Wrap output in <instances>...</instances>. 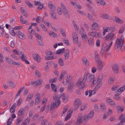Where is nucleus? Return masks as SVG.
<instances>
[{
  "instance_id": "nucleus-59",
  "label": "nucleus",
  "mask_w": 125,
  "mask_h": 125,
  "mask_svg": "<svg viewBox=\"0 0 125 125\" xmlns=\"http://www.w3.org/2000/svg\"><path fill=\"white\" fill-rule=\"evenodd\" d=\"M124 37L123 35L121 36L120 39L118 38V42L119 41L124 42Z\"/></svg>"
},
{
  "instance_id": "nucleus-23",
  "label": "nucleus",
  "mask_w": 125,
  "mask_h": 125,
  "mask_svg": "<svg viewBox=\"0 0 125 125\" xmlns=\"http://www.w3.org/2000/svg\"><path fill=\"white\" fill-rule=\"evenodd\" d=\"M35 56L33 58L35 61H36L38 62H39L40 60V57L37 54H35Z\"/></svg>"
},
{
  "instance_id": "nucleus-1",
  "label": "nucleus",
  "mask_w": 125,
  "mask_h": 125,
  "mask_svg": "<svg viewBox=\"0 0 125 125\" xmlns=\"http://www.w3.org/2000/svg\"><path fill=\"white\" fill-rule=\"evenodd\" d=\"M61 96L59 94H55L53 96L54 101H53L51 105L50 110H52L54 107H57L60 104L61 101L60 100Z\"/></svg>"
},
{
  "instance_id": "nucleus-29",
  "label": "nucleus",
  "mask_w": 125,
  "mask_h": 125,
  "mask_svg": "<svg viewBox=\"0 0 125 125\" xmlns=\"http://www.w3.org/2000/svg\"><path fill=\"white\" fill-rule=\"evenodd\" d=\"M24 109L23 108H22L20 109L18 111V115L19 116H20L21 115L24 114Z\"/></svg>"
},
{
  "instance_id": "nucleus-5",
  "label": "nucleus",
  "mask_w": 125,
  "mask_h": 125,
  "mask_svg": "<svg viewBox=\"0 0 125 125\" xmlns=\"http://www.w3.org/2000/svg\"><path fill=\"white\" fill-rule=\"evenodd\" d=\"M88 34L89 36H91L95 38L101 37V35L99 33L96 32V31H93L92 32H89Z\"/></svg>"
},
{
  "instance_id": "nucleus-34",
  "label": "nucleus",
  "mask_w": 125,
  "mask_h": 125,
  "mask_svg": "<svg viewBox=\"0 0 125 125\" xmlns=\"http://www.w3.org/2000/svg\"><path fill=\"white\" fill-rule=\"evenodd\" d=\"M58 63L60 65L62 66L64 65L63 61L62 58H60L59 59Z\"/></svg>"
},
{
  "instance_id": "nucleus-30",
  "label": "nucleus",
  "mask_w": 125,
  "mask_h": 125,
  "mask_svg": "<svg viewBox=\"0 0 125 125\" xmlns=\"http://www.w3.org/2000/svg\"><path fill=\"white\" fill-rule=\"evenodd\" d=\"M56 58V56H45L44 58L45 59L47 60H52Z\"/></svg>"
},
{
  "instance_id": "nucleus-51",
  "label": "nucleus",
  "mask_w": 125,
  "mask_h": 125,
  "mask_svg": "<svg viewBox=\"0 0 125 125\" xmlns=\"http://www.w3.org/2000/svg\"><path fill=\"white\" fill-rule=\"evenodd\" d=\"M97 3H100V4L103 5L104 4L105 2L104 0H98L97 1Z\"/></svg>"
},
{
  "instance_id": "nucleus-32",
  "label": "nucleus",
  "mask_w": 125,
  "mask_h": 125,
  "mask_svg": "<svg viewBox=\"0 0 125 125\" xmlns=\"http://www.w3.org/2000/svg\"><path fill=\"white\" fill-rule=\"evenodd\" d=\"M65 51V48H62L61 49H59L56 52V54H57L62 53L63 52Z\"/></svg>"
},
{
  "instance_id": "nucleus-21",
  "label": "nucleus",
  "mask_w": 125,
  "mask_h": 125,
  "mask_svg": "<svg viewBox=\"0 0 125 125\" xmlns=\"http://www.w3.org/2000/svg\"><path fill=\"white\" fill-rule=\"evenodd\" d=\"M61 97H62V101L64 102H66L67 101L68 99V97L66 95H64L63 94H61Z\"/></svg>"
},
{
  "instance_id": "nucleus-2",
  "label": "nucleus",
  "mask_w": 125,
  "mask_h": 125,
  "mask_svg": "<svg viewBox=\"0 0 125 125\" xmlns=\"http://www.w3.org/2000/svg\"><path fill=\"white\" fill-rule=\"evenodd\" d=\"M76 85L80 90H83L86 86L85 82L82 80V79L80 78L77 81Z\"/></svg>"
},
{
  "instance_id": "nucleus-9",
  "label": "nucleus",
  "mask_w": 125,
  "mask_h": 125,
  "mask_svg": "<svg viewBox=\"0 0 125 125\" xmlns=\"http://www.w3.org/2000/svg\"><path fill=\"white\" fill-rule=\"evenodd\" d=\"M16 35L20 39L23 40L25 38V36L24 34L20 31H17L16 33Z\"/></svg>"
},
{
  "instance_id": "nucleus-36",
  "label": "nucleus",
  "mask_w": 125,
  "mask_h": 125,
  "mask_svg": "<svg viewBox=\"0 0 125 125\" xmlns=\"http://www.w3.org/2000/svg\"><path fill=\"white\" fill-rule=\"evenodd\" d=\"M83 64L86 66H88L89 65V63L88 60L86 58L83 59Z\"/></svg>"
},
{
  "instance_id": "nucleus-6",
  "label": "nucleus",
  "mask_w": 125,
  "mask_h": 125,
  "mask_svg": "<svg viewBox=\"0 0 125 125\" xmlns=\"http://www.w3.org/2000/svg\"><path fill=\"white\" fill-rule=\"evenodd\" d=\"M82 104V102L79 99H77L75 100L74 105L75 106L74 110H76Z\"/></svg>"
},
{
  "instance_id": "nucleus-24",
  "label": "nucleus",
  "mask_w": 125,
  "mask_h": 125,
  "mask_svg": "<svg viewBox=\"0 0 125 125\" xmlns=\"http://www.w3.org/2000/svg\"><path fill=\"white\" fill-rule=\"evenodd\" d=\"M124 42L119 41L118 42V49L119 48V49H121L124 44Z\"/></svg>"
},
{
  "instance_id": "nucleus-40",
  "label": "nucleus",
  "mask_w": 125,
  "mask_h": 125,
  "mask_svg": "<svg viewBox=\"0 0 125 125\" xmlns=\"http://www.w3.org/2000/svg\"><path fill=\"white\" fill-rule=\"evenodd\" d=\"M100 108L102 111H104L106 110L105 106L104 104H102L100 105Z\"/></svg>"
},
{
  "instance_id": "nucleus-56",
  "label": "nucleus",
  "mask_w": 125,
  "mask_h": 125,
  "mask_svg": "<svg viewBox=\"0 0 125 125\" xmlns=\"http://www.w3.org/2000/svg\"><path fill=\"white\" fill-rule=\"evenodd\" d=\"M60 32L62 34V35L63 36L66 37V36L65 34V33L64 32V31L63 29L62 28H61L60 29Z\"/></svg>"
},
{
  "instance_id": "nucleus-31",
  "label": "nucleus",
  "mask_w": 125,
  "mask_h": 125,
  "mask_svg": "<svg viewBox=\"0 0 125 125\" xmlns=\"http://www.w3.org/2000/svg\"><path fill=\"white\" fill-rule=\"evenodd\" d=\"M42 80L41 79H39L37 80L36 81V85L37 86L40 85H41L42 84Z\"/></svg>"
},
{
  "instance_id": "nucleus-20",
  "label": "nucleus",
  "mask_w": 125,
  "mask_h": 125,
  "mask_svg": "<svg viewBox=\"0 0 125 125\" xmlns=\"http://www.w3.org/2000/svg\"><path fill=\"white\" fill-rule=\"evenodd\" d=\"M20 10L22 13L23 16L25 18H27L28 17V15L27 14V12L25 10L21 8L20 9Z\"/></svg>"
},
{
  "instance_id": "nucleus-12",
  "label": "nucleus",
  "mask_w": 125,
  "mask_h": 125,
  "mask_svg": "<svg viewBox=\"0 0 125 125\" xmlns=\"http://www.w3.org/2000/svg\"><path fill=\"white\" fill-rule=\"evenodd\" d=\"M35 96L36 98L35 100L34 104L35 105H37L40 102L41 99L40 98V95L39 94H36Z\"/></svg>"
},
{
  "instance_id": "nucleus-3",
  "label": "nucleus",
  "mask_w": 125,
  "mask_h": 125,
  "mask_svg": "<svg viewBox=\"0 0 125 125\" xmlns=\"http://www.w3.org/2000/svg\"><path fill=\"white\" fill-rule=\"evenodd\" d=\"M61 5L62 10L63 12L64 15L66 16V18H68L69 14L68 10L66 9L65 6L63 3H61Z\"/></svg>"
},
{
  "instance_id": "nucleus-22",
  "label": "nucleus",
  "mask_w": 125,
  "mask_h": 125,
  "mask_svg": "<svg viewBox=\"0 0 125 125\" xmlns=\"http://www.w3.org/2000/svg\"><path fill=\"white\" fill-rule=\"evenodd\" d=\"M112 68L114 73H117V65L116 64H113L112 66Z\"/></svg>"
},
{
  "instance_id": "nucleus-58",
  "label": "nucleus",
  "mask_w": 125,
  "mask_h": 125,
  "mask_svg": "<svg viewBox=\"0 0 125 125\" xmlns=\"http://www.w3.org/2000/svg\"><path fill=\"white\" fill-rule=\"evenodd\" d=\"M72 36H73V38H78L77 35L76 33H75V32L73 33Z\"/></svg>"
},
{
  "instance_id": "nucleus-47",
  "label": "nucleus",
  "mask_w": 125,
  "mask_h": 125,
  "mask_svg": "<svg viewBox=\"0 0 125 125\" xmlns=\"http://www.w3.org/2000/svg\"><path fill=\"white\" fill-rule=\"evenodd\" d=\"M6 60L7 62L10 64H11L12 62V61L10 58L6 57Z\"/></svg>"
},
{
  "instance_id": "nucleus-28",
  "label": "nucleus",
  "mask_w": 125,
  "mask_h": 125,
  "mask_svg": "<svg viewBox=\"0 0 125 125\" xmlns=\"http://www.w3.org/2000/svg\"><path fill=\"white\" fill-rule=\"evenodd\" d=\"M49 35L53 38H55L57 36V34L52 31H50V32H48Z\"/></svg>"
},
{
  "instance_id": "nucleus-4",
  "label": "nucleus",
  "mask_w": 125,
  "mask_h": 125,
  "mask_svg": "<svg viewBox=\"0 0 125 125\" xmlns=\"http://www.w3.org/2000/svg\"><path fill=\"white\" fill-rule=\"evenodd\" d=\"M119 120L120 122L118 124V125H124L123 123L125 122V114H122L119 117Z\"/></svg>"
},
{
  "instance_id": "nucleus-26",
  "label": "nucleus",
  "mask_w": 125,
  "mask_h": 125,
  "mask_svg": "<svg viewBox=\"0 0 125 125\" xmlns=\"http://www.w3.org/2000/svg\"><path fill=\"white\" fill-rule=\"evenodd\" d=\"M94 115V110L91 111L88 115H87L89 118L91 119Z\"/></svg>"
},
{
  "instance_id": "nucleus-42",
  "label": "nucleus",
  "mask_w": 125,
  "mask_h": 125,
  "mask_svg": "<svg viewBox=\"0 0 125 125\" xmlns=\"http://www.w3.org/2000/svg\"><path fill=\"white\" fill-rule=\"evenodd\" d=\"M82 120L81 118H78L77 119V121L76 122V124L79 125L82 122Z\"/></svg>"
},
{
  "instance_id": "nucleus-39",
  "label": "nucleus",
  "mask_w": 125,
  "mask_h": 125,
  "mask_svg": "<svg viewBox=\"0 0 125 125\" xmlns=\"http://www.w3.org/2000/svg\"><path fill=\"white\" fill-rule=\"evenodd\" d=\"M75 4H74V6L76 8L78 9H81V6L79 5L78 4L75 2Z\"/></svg>"
},
{
  "instance_id": "nucleus-37",
  "label": "nucleus",
  "mask_w": 125,
  "mask_h": 125,
  "mask_svg": "<svg viewBox=\"0 0 125 125\" xmlns=\"http://www.w3.org/2000/svg\"><path fill=\"white\" fill-rule=\"evenodd\" d=\"M22 119L21 117H20L19 116L18 119H17L16 122V124L17 125H18L22 121Z\"/></svg>"
},
{
  "instance_id": "nucleus-33",
  "label": "nucleus",
  "mask_w": 125,
  "mask_h": 125,
  "mask_svg": "<svg viewBox=\"0 0 125 125\" xmlns=\"http://www.w3.org/2000/svg\"><path fill=\"white\" fill-rule=\"evenodd\" d=\"M82 121H85V122H86L89 118L86 115H84V116H82L81 117Z\"/></svg>"
},
{
  "instance_id": "nucleus-7",
  "label": "nucleus",
  "mask_w": 125,
  "mask_h": 125,
  "mask_svg": "<svg viewBox=\"0 0 125 125\" xmlns=\"http://www.w3.org/2000/svg\"><path fill=\"white\" fill-rule=\"evenodd\" d=\"M114 34L113 33L111 32L106 35V36L104 37V39L105 40H107L109 39L111 41H112L114 39Z\"/></svg>"
},
{
  "instance_id": "nucleus-41",
  "label": "nucleus",
  "mask_w": 125,
  "mask_h": 125,
  "mask_svg": "<svg viewBox=\"0 0 125 125\" xmlns=\"http://www.w3.org/2000/svg\"><path fill=\"white\" fill-rule=\"evenodd\" d=\"M118 108L119 109H118V112L120 111L121 112H123L124 109V107L122 106H118Z\"/></svg>"
},
{
  "instance_id": "nucleus-27",
  "label": "nucleus",
  "mask_w": 125,
  "mask_h": 125,
  "mask_svg": "<svg viewBox=\"0 0 125 125\" xmlns=\"http://www.w3.org/2000/svg\"><path fill=\"white\" fill-rule=\"evenodd\" d=\"M51 87L52 90L54 92H57V87L53 83H51Z\"/></svg>"
},
{
  "instance_id": "nucleus-57",
  "label": "nucleus",
  "mask_w": 125,
  "mask_h": 125,
  "mask_svg": "<svg viewBox=\"0 0 125 125\" xmlns=\"http://www.w3.org/2000/svg\"><path fill=\"white\" fill-rule=\"evenodd\" d=\"M33 95L32 94H29V95L27 97V98L26 99V101H29L30 100L31 98L32 97Z\"/></svg>"
},
{
  "instance_id": "nucleus-62",
  "label": "nucleus",
  "mask_w": 125,
  "mask_h": 125,
  "mask_svg": "<svg viewBox=\"0 0 125 125\" xmlns=\"http://www.w3.org/2000/svg\"><path fill=\"white\" fill-rule=\"evenodd\" d=\"M52 13L51 14L52 17V18L54 19H56V16L55 15V14L54 13H53L54 12L53 11H52Z\"/></svg>"
},
{
  "instance_id": "nucleus-50",
  "label": "nucleus",
  "mask_w": 125,
  "mask_h": 125,
  "mask_svg": "<svg viewBox=\"0 0 125 125\" xmlns=\"http://www.w3.org/2000/svg\"><path fill=\"white\" fill-rule=\"evenodd\" d=\"M70 53L68 52H65L64 54L65 58L66 59H69V57Z\"/></svg>"
},
{
  "instance_id": "nucleus-11",
  "label": "nucleus",
  "mask_w": 125,
  "mask_h": 125,
  "mask_svg": "<svg viewBox=\"0 0 125 125\" xmlns=\"http://www.w3.org/2000/svg\"><path fill=\"white\" fill-rule=\"evenodd\" d=\"M44 117V116H42L38 119V121H40L42 120L41 125H46L47 124V120L46 119H43Z\"/></svg>"
},
{
  "instance_id": "nucleus-19",
  "label": "nucleus",
  "mask_w": 125,
  "mask_h": 125,
  "mask_svg": "<svg viewBox=\"0 0 125 125\" xmlns=\"http://www.w3.org/2000/svg\"><path fill=\"white\" fill-rule=\"evenodd\" d=\"M20 55H21L20 57L22 61L27 59V57L25 55H24L23 52H20Z\"/></svg>"
},
{
  "instance_id": "nucleus-14",
  "label": "nucleus",
  "mask_w": 125,
  "mask_h": 125,
  "mask_svg": "<svg viewBox=\"0 0 125 125\" xmlns=\"http://www.w3.org/2000/svg\"><path fill=\"white\" fill-rule=\"evenodd\" d=\"M74 84L73 83L70 82L67 87V90L70 92H71L72 89L74 88Z\"/></svg>"
},
{
  "instance_id": "nucleus-16",
  "label": "nucleus",
  "mask_w": 125,
  "mask_h": 125,
  "mask_svg": "<svg viewBox=\"0 0 125 125\" xmlns=\"http://www.w3.org/2000/svg\"><path fill=\"white\" fill-rule=\"evenodd\" d=\"M98 62V65L97 67V69L98 70H101L103 68L104 64L103 62H102L101 61L99 62Z\"/></svg>"
},
{
  "instance_id": "nucleus-46",
  "label": "nucleus",
  "mask_w": 125,
  "mask_h": 125,
  "mask_svg": "<svg viewBox=\"0 0 125 125\" xmlns=\"http://www.w3.org/2000/svg\"><path fill=\"white\" fill-rule=\"evenodd\" d=\"M62 40L67 45L69 46L70 45V43L68 40H65L63 38H62Z\"/></svg>"
},
{
  "instance_id": "nucleus-44",
  "label": "nucleus",
  "mask_w": 125,
  "mask_h": 125,
  "mask_svg": "<svg viewBox=\"0 0 125 125\" xmlns=\"http://www.w3.org/2000/svg\"><path fill=\"white\" fill-rule=\"evenodd\" d=\"M12 118L10 117L9 118L7 121V125H10L12 123Z\"/></svg>"
},
{
  "instance_id": "nucleus-64",
  "label": "nucleus",
  "mask_w": 125,
  "mask_h": 125,
  "mask_svg": "<svg viewBox=\"0 0 125 125\" xmlns=\"http://www.w3.org/2000/svg\"><path fill=\"white\" fill-rule=\"evenodd\" d=\"M63 123L61 121H57L55 125H63Z\"/></svg>"
},
{
  "instance_id": "nucleus-49",
  "label": "nucleus",
  "mask_w": 125,
  "mask_h": 125,
  "mask_svg": "<svg viewBox=\"0 0 125 125\" xmlns=\"http://www.w3.org/2000/svg\"><path fill=\"white\" fill-rule=\"evenodd\" d=\"M57 78V77H56L54 79H50L49 80V82L50 83L55 82L56 81Z\"/></svg>"
},
{
  "instance_id": "nucleus-48",
  "label": "nucleus",
  "mask_w": 125,
  "mask_h": 125,
  "mask_svg": "<svg viewBox=\"0 0 125 125\" xmlns=\"http://www.w3.org/2000/svg\"><path fill=\"white\" fill-rule=\"evenodd\" d=\"M103 78L102 74H99L98 76V78L97 79V81H102V80Z\"/></svg>"
},
{
  "instance_id": "nucleus-53",
  "label": "nucleus",
  "mask_w": 125,
  "mask_h": 125,
  "mask_svg": "<svg viewBox=\"0 0 125 125\" xmlns=\"http://www.w3.org/2000/svg\"><path fill=\"white\" fill-rule=\"evenodd\" d=\"M14 54L15 55H19V51L17 49L14 50H13Z\"/></svg>"
},
{
  "instance_id": "nucleus-54",
  "label": "nucleus",
  "mask_w": 125,
  "mask_h": 125,
  "mask_svg": "<svg viewBox=\"0 0 125 125\" xmlns=\"http://www.w3.org/2000/svg\"><path fill=\"white\" fill-rule=\"evenodd\" d=\"M37 43L39 44L41 46H43V43L40 39L37 40Z\"/></svg>"
},
{
  "instance_id": "nucleus-55",
  "label": "nucleus",
  "mask_w": 125,
  "mask_h": 125,
  "mask_svg": "<svg viewBox=\"0 0 125 125\" xmlns=\"http://www.w3.org/2000/svg\"><path fill=\"white\" fill-rule=\"evenodd\" d=\"M26 3L30 7H31L33 6V4H31L30 2L28 1H26Z\"/></svg>"
},
{
  "instance_id": "nucleus-15",
  "label": "nucleus",
  "mask_w": 125,
  "mask_h": 125,
  "mask_svg": "<svg viewBox=\"0 0 125 125\" xmlns=\"http://www.w3.org/2000/svg\"><path fill=\"white\" fill-rule=\"evenodd\" d=\"M94 55L95 60L96 62H98L101 61L100 57L97 52H95L94 53Z\"/></svg>"
},
{
  "instance_id": "nucleus-35",
  "label": "nucleus",
  "mask_w": 125,
  "mask_h": 125,
  "mask_svg": "<svg viewBox=\"0 0 125 125\" xmlns=\"http://www.w3.org/2000/svg\"><path fill=\"white\" fill-rule=\"evenodd\" d=\"M125 29V27L124 26H122L119 29L118 31V33L119 34L123 33V32Z\"/></svg>"
},
{
  "instance_id": "nucleus-13",
  "label": "nucleus",
  "mask_w": 125,
  "mask_h": 125,
  "mask_svg": "<svg viewBox=\"0 0 125 125\" xmlns=\"http://www.w3.org/2000/svg\"><path fill=\"white\" fill-rule=\"evenodd\" d=\"M34 5L35 6L39 5V6L37 8L39 10L42 9L43 7V4H41L40 2L37 1H34Z\"/></svg>"
},
{
  "instance_id": "nucleus-10",
  "label": "nucleus",
  "mask_w": 125,
  "mask_h": 125,
  "mask_svg": "<svg viewBox=\"0 0 125 125\" xmlns=\"http://www.w3.org/2000/svg\"><path fill=\"white\" fill-rule=\"evenodd\" d=\"M98 24L95 22H93L92 25L91 29L92 31H97L99 29Z\"/></svg>"
},
{
  "instance_id": "nucleus-38",
  "label": "nucleus",
  "mask_w": 125,
  "mask_h": 125,
  "mask_svg": "<svg viewBox=\"0 0 125 125\" xmlns=\"http://www.w3.org/2000/svg\"><path fill=\"white\" fill-rule=\"evenodd\" d=\"M89 74V73H85L84 75L83 79H82V80H83V81H85H85L86 80Z\"/></svg>"
},
{
  "instance_id": "nucleus-61",
  "label": "nucleus",
  "mask_w": 125,
  "mask_h": 125,
  "mask_svg": "<svg viewBox=\"0 0 125 125\" xmlns=\"http://www.w3.org/2000/svg\"><path fill=\"white\" fill-rule=\"evenodd\" d=\"M36 81L35 82H34L33 81L31 82L30 83H29L28 84V85H34V86H36V85L35 84H36Z\"/></svg>"
},
{
  "instance_id": "nucleus-63",
  "label": "nucleus",
  "mask_w": 125,
  "mask_h": 125,
  "mask_svg": "<svg viewBox=\"0 0 125 125\" xmlns=\"http://www.w3.org/2000/svg\"><path fill=\"white\" fill-rule=\"evenodd\" d=\"M48 5L49 7L51 9H52L53 7H54V5L52 4V3H48Z\"/></svg>"
},
{
  "instance_id": "nucleus-8",
  "label": "nucleus",
  "mask_w": 125,
  "mask_h": 125,
  "mask_svg": "<svg viewBox=\"0 0 125 125\" xmlns=\"http://www.w3.org/2000/svg\"><path fill=\"white\" fill-rule=\"evenodd\" d=\"M88 75L89 76L87 79L88 81V82H90L93 80V82L92 83V85H93L94 84L96 83L97 81H96V80H94V76L91 75L89 73Z\"/></svg>"
},
{
  "instance_id": "nucleus-25",
  "label": "nucleus",
  "mask_w": 125,
  "mask_h": 125,
  "mask_svg": "<svg viewBox=\"0 0 125 125\" xmlns=\"http://www.w3.org/2000/svg\"><path fill=\"white\" fill-rule=\"evenodd\" d=\"M97 83L96 86L95 87V89H97L98 88H100L101 86L102 83L101 81H97Z\"/></svg>"
},
{
  "instance_id": "nucleus-52",
  "label": "nucleus",
  "mask_w": 125,
  "mask_h": 125,
  "mask_svg": "<svg viewBox=\"0 0 125 125\" xmlns=\"http://www.w3.org/2000/svg\"><path fill=\"white\" fill-rule=\"evenodd\" d=\"M8 85L10 86L11 87H14L15 86V85L11 81H9V83H8Z\"/></svg>"
},
{
  "instance_id": "nucleus-17",
  "label": "nucleus",
  "mask_w": 125,
  "mask_h": 125,
  "mask_svg": "<svg viewBox=\"0 0 125 125\" xmlns=\"http://www.w3.org/2000/svg\"><path fill=\"white\" fill-rule=\"evenodd\" d=\"M15 104L16 103H14V104L12 105L10 109V113H15L16 108Z\"/></svg>"
},
{
  "instance_id": "nucleus-43",
  "label": "nucleus",
  "mask_w": 125,
  "mask_h": 125,
  "mask_svg": "<svg viewBox=\"0 0 125 125\" xmlns=\"http://www.w3.org/2000/svg\"><path fill=\"white\" fill-rule=\"evenodd\" d=\"M11 63L14 65H17L18 67H20L21 66L20 63L19 62H16L12 61Z\"/></svg>"
},
{
  "instance_id": "nucleus-18",
  "label": "nucleus",
  "mask_w": 125,
  "mask_h": 125,
  "mask_svg": "<svg viewBox=\"0 0 125 125\" xmlns=\"http://www.w3.org/2000/svg\"><path fill=\"white\" fill-rule=\"evenodd\" d=\"M125 89V86L119 88L118 89V95L121 94L122 92Z\"/></svg>"
},
{
  "instance_id": "nucleus-60",
  "label": "nucleus",
  "mask_w": 125,
  "mask_h": 125,
  "mask_svg": "<svg viewBox=\"0 0 125 125\" xmlns=\"http://www.w3.org/2000/svg\"><path fill=\"white\" fill-rule=\"evenodd\" d=\"M40 26L43 29V30H44L46 31H47V28L43 24H40Z\"/></svg>"
},
{
  "instance_id": "nucleus-45",
  "label": "nucleus",
  "mask_w": 125,
  "mask_h": 125,
  "mask_svg": "<svg viewBox=\"0 0 125 125\" xmlns=\"http://www.w3.org/2000/svg\"><path fill=\"white\" fill-rule=\"evenodd\" d=\"M24 88V87H21L20 89L18 91V93L15 96V99L16 98V97H17L19 95L20 93L23 90V88Z\"/></svg>"
}]
</instances>
